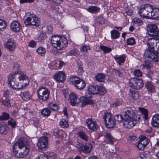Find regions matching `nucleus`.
Segmentation results:
<instances>
[{"instance_id":"f257e3e1","label":"nucleus","mask_w":159,"mask_h":159,"mask_svg":"<svg viewBox=\"0 0 159 159\" xmlns=\"http://www.w3.org/2000/svg\"><path fill=\"white\" fill-rule=\"evenodd\" d=\"M8 84L13 89H21L25 88L28 84L27 77L21 71L17 70L8 76Z\"/></svg>"},{"instance_id":"f03ea898","label":"nucleus","mask_w":159,"mask_h":159,"mask_svg":"<svg viewBox=\"0 0 159 159\" xmlns=\"http://www.w3.org/2000/svg\"><path fill=\"white\" fill-rule=\"evenodd\" d=\"M30 148L27 140L21 138L13 145V153L16 157L22 158L28 155Z\"/></svg>"},{"instance_id":"7ed1b4c3","label":"nucleus","mask_w":159,"mask_h":159,"mask_svg":"<svg viewBox=\"0 0 159 159\" xmlns=\"http://www.w3.org/2000/svg\"><path fill=\"white\" fill-rule=\"evenodd\" d=\"M127 112V115H123L125 117L123 125L126 128H131L133 127L140 119V116L137 115V111L133 110L131 108H129Z\"/></svg>"},{"instance_id":"20e7f679","label":"nucleus","mask_w":159,"mask_h":159,"mask_svg":"<svg viewBox=\"0 0 159 159\" xmlns=\"http://www.w3.org/2000/svg\"><path fill=\"white\" fill-rule=\"evenodd\" d=\"M51 42L52 47L59 50L64 49L68 45L67 39L58 35L52 36Z\"/></svg>"},{"instance_id":"39448f33","label":"nucleus","mask_w":159,"mask_h":159,"mask_svg":"<svg viewBox=\"0 0 159 159\" xmlns=\"http://www.w3.org/2000/svg\"><path fill=\"white\" fill-rule=\"evenodd\" d=\"M69 100L70 104L72 106H76L79 103L81 102L82 106L84 107L86 105L93 104V101L85 97L82 96L78 98L77 95L75 93H71L69 95Z\"/></svg>"},{"instance_id":"423d86ee","label":"nucleus","mask_w":159,"mask_h":159,"mask_svg":"<svg viewBox=\"0 0 159 159\" xmlns=\"http://www.w3.org/2000/svg\"><path fill=\"white\" fill-rule=\"evenodd\" d=\"M24 23L26 26L34 25L38 26L39 25L38 19L33 14L28 12L26 13L24 17Z\"/></svg>"},{"instance_id":"0eeeda50","label":"nucleus","mask_w":159,"mask_h":159,"mask_svg":"<svg viewBox=\"0 0 159 159\" xmlns=\"http://www.w3.org/2000/svg\"><path fill=\"white\" fill-rule=\"evenodd\" d=\"M152 10V5L149 4H144L140 7L138 13L141 17L149 18L150 16V11Z\"/></svg>"},{"instance_id":"6e6552de","label":"nucleus","mask_w":159,"mask_h":159,"mask_svg":"<svg viewBox=\"0 0 159 159\" xmlns=\"http://www.w3.org/2000/svg\"><path fill=\"white\" fill-rule=\"evenodd\" d=\"M69 80L70 83L74 85L76 88L79 89H84L86 86V83L84 80L76 76L70 77Z\"/></svg>"},{"instance_id":"1a4fd4ad","label":"nucleus","mask_w":159,"mask_h":159,"mask_svg":"<svg viewBox=\"0 0 159 159\" xmlns=\"http://www.w3.org/2000/svg\"><path fill=\"white\" fill-rule=\"evenodd\" d=\"M37 95L40 99L44 101H47L49 98V92L45 88H39L37 90Z\"/></svg>"},{"instance_id":"9d476101","label":"nucleus","mask_w":159,"mask_h":159,"mask_svg":"<svg viewBox=\"0 0 159 159\" xmlns=\"http://www.w3.org/2000/svg\"><path fill=\"white\" fill-rule=\"evenodd\" d=\"M147 30L148 35L151 36L159 37V32L155 24H149L148 25Z\"/></svg>"},{"instance_id":"9b49d317","label":"nucleus","mask_w":159,"mask_h":159,"mask_svg":"<svg viewBox=\"0 0 159 159\" xmlns=\"http://www.w3.org/2000/svg\"><path fill=\"white\" fill-rule=\"evenodd\" d=\"M140 140L136 143L137 148L141 150H143L149 142V140L146 137L141 136Z\"/></svg>"},{"instance_id":"f8f14e48","label":"nucleus","mask_w":159,"mask_h":159,"mask_svg":"<svg viewBox=\"0 0 159 159\" xmlns=\"http://www.w3.org/2000/svg\"><path fill=\"white\" fill-rule=\"evenodd\" d=\"M103 118L106 126L108 128H113L115 125V123L111 118V114L109 113L104 114Z\"/></svg>"},{"instance_id":"ddd939ff","label":"nucleus","mask_w":159,"mask_h":159,"mask_svg":"<svg viewBox=\"0 0 159 159\" xmlns=\"http://www.w3.org/2000/svg\"><path fill=\"white\" fill-rule=\"evenodd\" d=\"M4 47L9 51H13L16 47V42L12 39H9L5 42Z\"/></svg>"},{"instance_id":"4468645a","label":"nucleus","mask_w":159,"mask_h":159,"mask_svg":"<svg viewBox=\"0 0 159 159\" xmlns=\"http://www.w3.org/2000/svg\"><path fill=\"white\" fill-rule=\"evenodd\" d=\"M48 143V138L46 136H43L39 139L37 145L40 149H45L47 148Z\"/></svg>"},{"instance_id":"2eb2a0df","label":"nucleus","mask_w":159,"mask_h":159,"mask_svg":"<svg viewBox=\"0 0 159 159\" xmlns=\"http://www.w3.org/2000/svg\"><path fill=\"white\" fill-rule=\"evenodd\" d=\"M53 77L58 82L63 83L66 79L65 73L62 71H59L55 73Z\"/></svg>"},{"instance_id":"dca6fc26","label":"nucleus","mask_w":159,"mask_h":159,"mask_svg":"<svg viewBox=\"0 0 159 159\" xmlns=\"http://www.w3.org/2000/svg\"><path fill=\"white\" fill-rule=\"evenodd\" d=\"M129 108L130 107H125L123 108V111L121 112V114L120 115H116L114 117V119L115 120L118 122H121L124 120L125 117L123 115L126 116L127 115V111L129 110Z\"/></svg>"},{"instance_id":"f3484780","label":"nucleus","mask_w":159,"mask_h":159,"mask_svg":"<svg viewBox=\"0 0 159 159\" xmlns=\"http://www.w3.org/2000/svg\"><path fill=\"white\" fill-rule=\"evenodd\" d=\"M10 28L13 32H19L22 28L20 24L17 21H14L10 24Z\"/></svg>"},{"instance_id":"a211bd4d","label":"nucleus","mask_w":159,"mask_h":159,"mask_svg":"<svg viewBox=\"0 0 159 159\" xmlns=\"http://www.w3.org/2000/svg\"><path fill=\"white\" fill-rule=\"evenodd\" d=\"M86 123L88 128L91 130H96L98 128V125L96 122L93 121L91 119H88L86 120Z\"/></svg>"},{"instance_id":"6ab92c4d","label":"nucleus","mask_w":159,"mask_h":159,"mask_svg":"<svg viewBox=\"0 0 159 159\" xmlns=\"http://www.w3.org/2000/svg\"><path fill=\"white\" fill-rule=\"evenodd\" d=\"M159 43V39H155L154 38H150L147 41L148 48L154 49L155 46H156L157 43Z\"/></svg>"},{"instance_id":"aec40b11","label":"nucleus","mask_w":159,"mask_h":159,"mask_svg":"<svg viewBox=\"0 0 159 159\" xmlns=\"http://www.w3.org/2000/svg\"><path fill=\"white\" fill-rule=\"evenodd\" d=\"M97 86H90L88 88V93L85 95L86 97L90 98L91 97V94H95L98 93Z\"/></svg>"},{"instance_id":"412c9836","label":"nucleus","mask_w":159,"mask_h":159,"mask_svg":"<svg viewBox=\"0 0 159 159\" xmlns=\"http://www.w3.org/2000/svg\"><path fill=\"white\" fill-rule=\"evenodd\" d=\"M152 18L156 19L159 18V10L157 8H153L152 6V10L150 11V16L149 18Z\"/></svg>"},{"instance_id":"4be33fe9","label":"nucleus","mask_w":159,"mask_h":159,"mask_svg":"<svg viewBox=\"0 0 159 159\" xmlns=\"http://www.w3.org/2000/svg\"><path fill=\"white\" fill-rule=\"evenodd\" d=\"M8 127L7 124L4 122L0 123V133L3 134H6L8 132Z\"/></svg>"},{"instance_id":"5701e85b","label":"nucleus","mask_w":159,"mask_h":159,"mask_svg":"<svg viewBox=\"0 0 159 159\" xmlns=\"http://www.w3.org/2000/svg\"><path fill=\"white\" fill-rule=\"evenodd\" d=\"M92 149V146L90 143H86L82 146L81 149L82 151L85 153L87 154L90 152Z\"/></svg>"},{"instance_id":"b1692460","label":"nucleus","mask_w":159,"mask_h":159,"mask_svg":"<svg viewBox=\"0 0 159 159\" xmlns=\"http://www.w3.org/2000/svg\"><path fill=\"white\" fill-rule=\"evenodd\" d=\"M151 124L155 127H159V114H156L153 116Z\"/></svg>"},{"instance_id":"393cba45","label":"nucleus","mask_w":159,"mask_h":159,"mask_svg":"<svg viewBox=\"0 0 159 159\" xmlns=\"http://www.w3.org/2000/svg\"><path fill=\"white\" fill-rule=\"evenodd\" d=\"M154 49L152 48H148V49L145 51L144 53V56L145 57L148 58H151L152 57L154 54Z\"/></svg>"},{"instance_id":"a878e982","label":"nucleus","mask_w":159,"mask_h":159,"mask_svg":"<svg viewBox=\"0 0 159 159\" xmlns=\"http://www.w3.org/2000/svg\"><path fill=\"white\" fill-rule=\"evenodd\" d=\"M128 94L131 99L133 100L137 99L139 97V94L137 92L131 89L129 90Z\"/></svg>"},{"instance_id":"bb28decb","label":"nucleus","mask_w":159,"mask_h":159,"mask_svg":"<svg viewBox=\"0 0 159 159\" xmlns=\"http://www.w3.org/2000/svg\"><path fill=\"white\" fill-rule=\"evenodd\" d=\"M100 8L96 6H91L87 9L88 11L92 13H95L99 12Z\"/></svg>"},{"instance_id":"cd10ccee","label":"nucleus","mask_w":159,"mask_h":159,"mask_svg":"<svg viewBox=\"0 0 159 159\" xmlns=\"http://www.w3.org/2000/svg\"><path fill=\"white\" fill-rule=\"evenodd\" d=\"M114 58L116 62L120 65H121V63H124L125 61V56L124 55H121L120 56H116Z\"/></svg>"},{"instance_id":"c85d7f7f","label":"nucleus","mask_w":159,"mask_h":159,"mask_svg":"<svg viewBox=\"0 0 159 159\" xmlns=\"http://www.w3.org/2000/svg\"><path fill=\"white\" fill-rule=\"evenodd\" d=\"M20 95L22 98L25 101H27L30 99L31 96L28 91L21 92Z\"/></svg>"},{"instance_id":"c756f323","label":"nucleus","mask_w":159,"mask_h":159,"mask_svg":"<svg viewBox=\"0 0 159 159\" xmlns=\"http://www.w3.org/2000/svg\"><path fill=\"white\" fill-rule=\"evenodd\" d=\"M137 79V78H132L129 81V86L133 89H135L136 88Z\"/></svg>"},{"instance_id":"7c9ffc66","label":"nucleus","mask_w":159,"mask_h":159,"mask_svg":"<svg viewBox=\"0 0 159 159\" xmlns=\"http://www.w3.org/2000/svg\"><path fill=\"white\" fill-rule=\"evenodd\" d=\"M78 136L82 139L87 141L88 139V137L87 135L83 131L79 132L77 133Z\"/></svg>"},{"instance_id":"2f4dec72","label":"nucleus","mask_w":159,"mask_h":159,"mask_svg":"<svg viewBox=\"0 0 159 159\" xmlns=\"http://www.w3.org/2000/svg\"><path fill=\"white\" fill-rule=\"evenodd\" d=\"M95 77L97 81L103 82L105 81V76L104 74L99 73L96 75Z\"/></svg>"},{"instance_id":"473e14b6","label":"nucleus","mask_w":159,"mask_h":159,"mask_svg":"<svg viewBox=\"0 0 159 159\" xmlns=\"http://www.w3.org/2000/svg\"><path fill=\"white\" fill-rule=\"evenodd\" d=\"M136 85V89H141L143 86V81L140 78H137Z\"/></svg>"},{"instance_id":"72a5a7b5","label":"nucleus","mask_w":159,"mask_h":159,"mask_svg":"<svg viewBox=\"0 0 159 159\" xmlns=\"http://www.w3.org/2000/svg\"><path fill=\"white\" fill-rule=\"evenodd\" d=\"M105 137L107 139L109 143L113 144V138L111 136L110 133L106 132L104 135Z\"/></svg>"},{"instance_id":"f704fd0d","label":"nucleus","mask_w":159,"mask_h":159,"mask_svg":"<svg viewBox=\"0 0 159 159\" xmlns=\"http://www.w3.org/2000/svg\"><path fill=\"white\" fill-rule=\"evenodd\" d=\"M111 36L112 39H115L118 38L120 36V33L118 31L113 30L111 31Z\"/></svg>"},{"instance_id":"c9c22d12","label":"nucleus","mask_w":159,"mask_h":159,"mask_svg":"<svg viewBox=\"0 0 159 159\" xmlns=\"http://www.w3.org/2000/svg\"><path fill=\"white\" fill-rule=\"evenodd\" d=\"M36 51L39 55L41 56L44 55L46 52L45 49L42 47H39Z\"/></svg>"},{"instance_id":"e433bc0d","label":"nucleus","mask_w":159,"mask_h":159,"mask_svg":"<svg viewBox=\"0 0 159 159\" xmlns=\"http://www.w3.org/2000/svg\"><path fill=\"white\" fill-rule=\"evenodd\" d=\"M10 115L6 112H3L2 115L0 116V120H6L10 118Z\"/></svg>"},{"instance_id":"4c0bfd02","label":"nucleus","mask_w":159,"mask_h":159,"mask_svg":"<svg viewBox=\"0 0 159 159\" xmlns=\"http://www.w3.org/2000/svg\"><path fill=\"white\" fill-rule=\"evenodd\" d=\"M98 91V93L101 94H104L106 92L105 89L102 86H97V90Z\"/></svg>"},{"instance_id":"58836bf2","label":"nucleus","mask_w":159,"mask_h":159,"mask_svg":"<svg viewBox=\"0 0 159 159\" xmlns=\"http://www.w3.org/2000/svg\"><path fill=\"white\" fill-rule=\"evenodd\" d=\"M59 124L63 128L68 127L69 125L67 121L65 119H62L59 122Z\"/></svg>"},{"instance_id":"ea45409f","label":"nucleus","mask_w":159,"mask_h":159,"mask_svg":"<svg viewBox=\"0 0 159 159\" xmlns=\"http://www.w3.org/2000/svg\"><path fill=\"white\" fill-rule=\"evenodd\" d=\"M48 107L52 110L57 111L59 109V107L57 104L52 103H50L48 105Z\"/></svg>"},{"instance_id":"a19ab883","label":"nucleus","mask_w":159,"mask_h":159,"mask_svg":"<svg viewBox=\"0 0 159 159\" xmlns=\"http://www.w3.org/2000/svg\"><path fill=\"white\" fill-rule=\"evenodd\" d=\"M100 48L104 53H109L111 51V48L104 46L101 45L100 47Z\"/></svg>"},{"instance_id":"79ce46f5","label":"nucleus","mask_w":159,"mask_h":159,"mask_svg":"<svg viewBox=\"0 0 159 159\" xmlns=\"http://www.w3.org/2000/svg\"><path fill=\"white\" fill-rule=\"evenodd\" d=\"M133 20L134 25L136 26L141 25L143 24V21L141 19L135 18Z\"/></svg>"},{"instance_id":"37998d69","label":"nucleus","mask_w":159,"mask_h":159,"mask_svg":"<svg viewBox=\"0 0 159 159\" xmlns=\"http://www.w3.org/2000/svg\"><path fill=\"white\" fill-rule=\"evenodd\" d=\"M139 109L142 114H143L144 115L145 119L147 120L148 118V111L145 108L142 107H139Z\"/></svg>"},{"instance_id":"c03bdc74","label":"nucleus","mask_w":159,"mask_h":159,"mask_svg":"<svg viewBox=\"0 0 159 159\" xmlns=\"http://www.w3.org/2000/svg\"><path fill=\"white\" fill-rule=\"evenodd\" d=\"M51 113L50 110L48 108L43 109L41 111L42 115L44 116H48Z\"/></svg>"},{"instance_id":"a18cd8bd","label":"nucleus","mask_w":159,"mask_h":159,"mask_svg":"<svg viewBox=\"0 0 159 159\" xmlns=\"http://www.w3.org/2000/svg\"><path fill=\"white\" fill-rule=\"evenodd\" d=\"M7 123L8 125L11 126L13 128L15 127L16 124V121L13 119H11L9 120Z\"/></svg>"},{"instance_id":"49530a36","label":"nucleus","mask_w":159,"mask_h":159,"mask_svg":"<svg viewBox=\"0 0 159 159\" xmlns=\"http://www.w3.org/2000/svg\"><path fill=\"white\" fill-rule=\"evenodd\" d=\"M2 104L5 106L8 107L10 106V101L7 98H2Z\"/></svg>"},{"instance_id":"de8ad7c7","label":"nucleus","mask_w":159,"mask_h":159,"mask_svg":"<svg viewBox=\"0 0 159 159\" xmlns=\"http://www.w3.org/2000/svg\"><path fill=\"white\" fill-rule=\"evenodd\" d=\"M80 49L81 51L86 52H88V50L90 49V47L89 46L85 45L81 46Z\"/></svg>"},{"instance_id":"09e8293b","label":"nucleus","mask_w":159,"mask_h":159,"mask_svg":"<svg viewBox=\"0 0 159 159\" xmlns=\"http://www.w3.org/2000/svg\"><path fill=\"white\" fill-rule=\"evenodd\" d=\"M146 86L149 92H153L154 91V86L151 83H148Z\"/></svg>"},{"instance_id":"8fccbe9b","label":"nucleus","mask_w":159,"mask_h":159,"mask_svg":"<svg viewBox=\"0 0 159 159\" xmlns=\"http://www.w3.org/2000/svg\"><path fill=\"white\" fill-rule=\"evenodd\" d=\"M96 21L99 23L102 24L105 23V20L101 16H99L97 18Z\"/></svg>"},{"instance_id":"3c124183","label":"nucleus","mask_w":159,"mask_h":159,"mask_svg":"<svg viewBox=\"0 0 159 159\" xmlns=\"http://www.w3.org/2000/svg\"><path fill=\"white\" fill-rule=\"evenodd\" d=\"M127 43L128 45H133L135 43V40L133 38H130L127 39Z\"/></svg>"},{"instance_id":"603ef678","label":"nucleus","mask_w":159,"mask_h":159,"mask_svg":"<svg viewBox=\"0 0 159 159\" xmlns=\"http://www.w3.org/2000/svg\"><path fill=\"white\" fill-rule=\"evenodd\" d=\"M7 26V24L6 22L2 19H0V29H4Z\"/></svg>"},{"instance_id":"864d4df0","label":"nucleus","mask_w":159,"mask_h":159,"mask_svg":"<svg viewBox=\"0 0 159 159\" xmlns=\"http://www.w3.org/2000/svg\"><path fill=\"white\" fill-rule=\"evenodd\" d=\"M134 75L137 77H141L142 75V73L138 69L135 70L134 72Z\"/></svg>"},{"instance_id":"5fc2aeb1","label":"nucleus","mask_w":159,"mask_h":159,"mask_svg":"<svg viewBox=\"0 0 159 159\" xmlns=\"http://www.w3.org/2000/svg\"><path fill=\"white\" fill-rule=\"evenodd\" d=\"M152 57L151 59L155 62H157L159 61V56L156 54H154Z\"/></svg>"},{"instance_id":"6e6d98bb","label":"nucleus","mask_w":159,"mask_h":159,"mask_svg":"<svg viewBox=\"0 0 159 159\" xmlns=\"http://www.w3.org/2000/svg\"><path fill=\"white\" fill-rule=\"evenodd\" d=\"M46 38V35L44 33L40 34L38 37V40L40 41H41Z\"/></svg>"},{"instance_id":"4d7b16f0","label":"nucleus","mask_w":159,"mask_h":159,"mask_svg":"<svg viewBox=\"0 0 159 159\" xmlns=\"http://www.w3.org/2000/svg\"><path fill=\"white\" fill-rule=\"evenodd\" d=\"M28 45L29 47L33 48L36 46V43L35 41L32 40L29 42Z\"/></svg>"},{"instance_id":"13d9d810","label":"nucleus","mask_w":159,"mask_h":159,"mask_svg":"<svg viewBox=\"0 0 159 159\" xmlns=\"http://www.w3.org/2000/svg\"><path fill=\"white\" fill-rule=\"evenodd\" d=\"M151 67V66L150 65V64L147 62H145L142 65V69H144L146 68L147 69H149Z\"/></svg>"},{"instance_id":"bf43d9fd","label":"nucleus","mask_w":159,"mask_h":159,"mask_svg":"<svg viewBox=\"0 0 159 159\" xmlns=\"http://www.w3.org/2000/svg\"><path fill=\"white\" fill-rule=\"evenodd\" d=\"M9 92L8 90H6L3 93V98H7L9 96Z\"/></svg>"},{"instance_id":"052dcab7","label":"nucleus","mask_w":159,"mask_h":159,"mask_svg":"<svg viewBox=\"0 0 159 159\" xmlns=\"http://www.w3.org/2000/svg\"><path fill=\"white\" fill-rule=\"evenodd\" d=\"M77 54V50L75 49H73L70 51V54L71 56H75Z\"/></svg>"},{"instance_id":"680f3d73","label":"nucleus","mask_w":159,"mask_h":159,"mask_svg":"<svg viewBox=\"0 0 159 159\" xmlns=\"http://www.w3.org/2000/svg\"><path fill=\"white\" fill-rule=\"evenodd\" d=\"M115 72L116 75H117L120 77H123L122 73L119 70H115Z\"/></svg>"},{"instance_id":"e2e57ef3","label":"nucleus","mask_w":159,"mask_h":159,"mask_svg":"<svg viewBox=\"0 0 159 159\" xmlns=\"http://www.w3.org/2000/svg\"><path fill=\"white\" fill-rule=\"evenodd\" d=\"M136 139V137L135 136H130L128 137V139L130 141L132 142L135 141Z\"/></svg>"},{"instance_id":"0e129e2a","label":"nucleus","mask_w":159,"mask_h":159,"mask_svg":"<svg viewBox=\"0 0 159 159\" xmlns=\"http://www.w3.org/2000/svg\"><path fill=\"white\" fill-rule=\"evenodd\" d=\"M38 159H48V157L45 154H42L39 156Z\"/></svg>"},{"instance_id":"69168bd1","label":"nucleus","mask_w":159,"mask_h":159,"mask_svg":"<svg viewBox=\"0 0 159 159\" xmlns=\"http://www.w3.org/2000/svg\"><path fill=\"white\" fill-rule=\"evenodd\" d=\"M34 1V0H20V3H31Z\"/></svg>"},{"instance_id":"338daca9","label":"nucleus","mask_w":159,"mask_h":159,"mask_svg":"<svg viewBox=\"0 0 159 159\" xmlns=\"http://www.w3.org/2000/svg\"><path fill=\"white\" fill-rule=\"evenodd\" d=\"M153 72L152 71H149L148 73V77L150 78V79H151L152 78V77L153 76Z\"/></svg>"},{"instance_id":"774afa93","label":"nucleus","mask_w":159,"mask_h":159,"mask_svg":"<svg viewBox=\"0 0 159 159\" xmlns=\"http://www.w3.org/2000/svg\"><path fill=\"white\" fill-rule=\"evenodd\" d=\"M126 13L128 15L130 16L132 14V10L131 9H128L126 11Z\"/></svg>"}]
</instances>
